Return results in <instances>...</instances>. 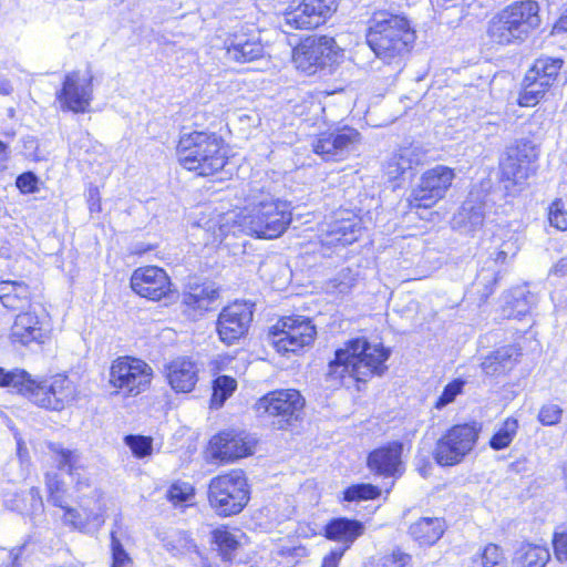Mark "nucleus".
I'll return each mask as SVG.
<instances>
[{
	"instance_id": "obj_39",
	"label": "nucleus",
	"mask_w": 567,
	"mask_h": 567,
	"mask_svg": "<svg viewBox=\"0 0 567 567\" xmlns=\"http://www.w3.org/2000/svg\"><path fill=\"white\" fill-rule=\"evenodd\" d=\"M518 429V421L514 417H507L502 426L496 431L489 441V446L499 451L513 442Z\"/></svg>"
},
{
	"instance_id": "obj_28",
	"label": "nucleus",
	"mask_w": 567,
	"mask_h": 567,
	"mask_svg": "<svg viewBox=\"0 0 567 567\" xmlns=\"http://www.w3.org/2000/svg\"><path fill=\"white\" fill-rule=\"evenodd\" d=\"M32 291L23 280L1 279L0 302L10 311H25L31 307Z\"/></svg>"
},
{
	"instance_id": "obj_51",
	"label": "nucleus",
	"mask_w": 567,
	"mask_h": 567,
	"mask_svg": "<svg viewBox=\"0 0 567 567\" xmlns=\"http://www.w3.org/2000/svg\"><path fill=\"white\" fill-rule=\"evenodd\" d=\"M548 219L553 227L559 230L567 229V212L564 210L560 200L554 202L549 207Z\"/></svg>"
},
{
	"instance_id": "obj_32",
	"label": "nucleus",
	"mask_w": 567,
	"mask_h": 567,
	"mask_svg": "<svg viewBox=\"0 0 567 567\" xmlns=\"http://www.w3.org/2000/svg\"><path fill=\"white\" fill-rule=\"evenodd\" d=\"M484 223V207L481 202L472 198L466 199L458 212L454 215L453 228L470 234L481 228Z\"/></svg>"
},
{
	"instance_id": "obj_15",
	"label": "nucleus",
	"mask_w": 567,
	"mask_h": 567,
	"mask_svg": "<svg viewBox=\"0 0 567 567\" xmlns=\"http://www.w3.org/2000/svg\"><path fill=\"white\" fill-rule=\"evenodd\" d=\"M361 134L352 127L343 126L319 134L313 142V152L324 161L340 162L358 152Z\"/></svg>"
},
{
	"instance_id": "obj_22",
	"label": "nucleus",
	"mask_w": 567,
	"mask_h": 567,
	"mask_svg": "<svg viewBox=\"0 0 567 567\" xmlns=\"http://www.w3.org/2000/svg\"><path fill=\"white\" fill-rule=\"evenodd\" d=\"M171 280L164 269L147 266L136 269L131 277L132 289L150 300H161L171 292Z\"/></svg>"
},
{
	"instance_id": "obj_53",
	"label": "nucleus",
	"mask_w": 567,
	"mask_h": 567,
	"mask_svg": "<svg viewBox=\"0 0 567 567\" xmlns=\"http://www.w3.org/2000/svg\"><path fill=\"white\" fill-rule=\"evenodd\" d=\"M17 187L24 194L38 190V177L32 172H27L18 176L16 181Z\"/></svg>"
},
{
	"instance_id": "obj_18",
	"label": "nucleus",
	"mask_w": 567,
	"mask_h": 567,
	"mask_svg": "<svg viewBox=\"0 0 567 567\" xmlns=\"http://www.w3.org/2000/svg\"><path fill=\"white\" fill-rule=\"evenodd\" d=\"M93 78L79 72L68 73L62 87L55 93L60 109L64 112L85 113L93 100Z\"/></svg>"
},
{
	"instance_id": "obj_58",
	"label": "nucleus",
	"mask_w": 567,
	"mask_h": 567,
	"mask_svg": "<svg viewBox=\"0 0 567 567\" xmlns=\"http://www.w3.org/2000/svg\"><path fill=\"white\" fill-rule=\"evenodd\" d=\"M551 274L558 277L567 276V258L559 259L551 268Z\"/></svg>"
},
{
	"instance_id": "obj_30",
	"label": "nucleus",
	"mask_w": 567,
	"mask_h": 567,
	"mask_svg": "<svg viewBox=\"0 0 567 567\" xmlns=\"http://www.w3.org/2000/svg\"><path fill=\"white\" fill-rule=\"evenodd\" d=\"M45 486L49 493L48 501L52 503V505L65 511V524H71L75 528L83 530L85 525L81 515L75 509L66 506L64 483L59 478L56 473H48L45 475Z\"/></svg>"
},
{
	"instance_id": "obj_27",
	"label": "nucleus",
	"mask_w": 567,
	"mask_h": 567,
	"mask_svg": "<svg viewBox=\"0 0 567 567\" xmlns=\"http://www.w3.org/2000/svg\"><path fill=\"white\" fill-rule=\"evenodd\" d=\"M365 526L362 522L347 517L332 518L324 526V536L327 539L337 542L341 546L337 549H344V553L353 543L364 534Z\"/></svg>"
},
{
	"instance_id": "obj_57",
	"label": "nucleus",
	"mask_w": 567,
	"mask_h": 567,
	"mask_svg": "<svg viewBox=\"0 0 567 567\" xmlns=\"http://www.w3.org/2000/svg\"><path fill=\"white\" fill-rule=\"evenodd\" d=\"M567 32V8L565 9L564 13L560 16V18L556 21L553 28V33L559 34V33H566Z\"/></svg>"
},
{
	"instance_id": "obj_21",
	"label": "nucleus",
	"mask_w": 567,
	"mask_h": 567,
	"mask_svg": "<svg viewBox=\"0 0 567 567\" xmlns=\"http://www.w3.org/2000/svg\"><path fill=\"white\" fill-rule=\"evenodd\" d=\"M255 440L246 432L224 431L210 440V451L215 458L233 462L252 453Z\"/></svg>"
},
{
	"instance_id": "obj_29",
	"label": "nucleus",
	"mask_w": 567,
	"mask_h": 567,
	"mask_svg": "<svg viewBox=\"0 0 567 567\" xmlns=\"http://www.w3.org/2000/svg\"><path fill=\"white\" fill-rule=\"evenodd\" d=\"M49 449L53 453L58 467L75 480V486L79 491L89 486V480L81 474V471H84L85 467L84 460L76 450L64 449L56 443H51Z\"/></svg>"
},
{
	"instance_id": "obj_24",
	"label": "nucleus",
	"mask_w": 567,
	"mask_h": 567,
	"mask_svg": "<svg viewBox=\"0 0 567 567\" xmlns=\"http://www.w3.org/2000/svg\"><path fill=\"white\" fill-rule=\"evenodd\" d=\"M403 445L400 442H392L385 446L372 451L368 456V467L374 474L385 477L401 476L403 466L401 455Z\"/></svg>"
},
{
	"instance_id": "obj_25",
	"label": "nucleus",
	"mask_w": 567,
	"mask_h": 567,
	"mask_svg": "<svg viewBox=\"0 0 567 567\" xmlns=\"http://www.w3.org/2000/svg\"><path fill=\"white\" fill-rule=\"evenodd\" d=\"M226 56L239 63L250 62L264 56L265 48L258 35L236 32L225 40Z\"/></svg>"
},
{
	"instance_id": "obj_31",
	"label": "nucleus",
	"mask_w": 567,
	"mask_h": 567,
	"mask_svg": "<svg viewBox=\"0 0 567 567\" xmlns=\"http://www.w3.org/2000/svg\"><path fill=\"white\" fill-rule=\"evenodd\" d=\"M219 299V289L215 284H205L184 293L183 303L187 310H193L194 316H202L204 312L214 309Z\"/></svg>"
},
{
	"instance_id": "obj_17",
	"label": "nucleus",
	"mask_w": 567,
	"mask_h": 567,
	"mask_svg": "<svg viewBox=\"0 0 567 567\" xmlns=\"http://www.w3.org/2000/svg\"><path fill=\"white\" fill-rule=\"evenodd\" d=\"M341 0H302L284 14L292 29H315L323 24L338 9Z\"/></svg>"
},
{
	"instance_id": "obj_47",
	"label": "nucleus",
	"mask_w": 567,
	"mask_h": 567,
	"mask_svg": "<svg viewBox=\"0 0 567 567\" xmlns=\"http://www.w3.org/2000/svg\"><path fill=\"white\" fill-rule=\"evenodd\" d=\"M111 554L112 564L111 567H132L133 559L130 557L127 551L124 549L121 540L116 538L115 534H111Z\"/></svg>"
},
{
	"instance_id": "obj_13",
	"label": "nucleus",
	"mask_w": 567,
	"mask_h": 567,
	"mask_svg": "<svg viewBox=\"0 0 567 567\" xmlns=\"http://www.w3.org/2000/svg\"><path fill=\"white\" fill-rule=\"evenodd\" d=\"M305 405L303 398L297 390H277L267 393L255 404L259 416L274 417L278 429H285L298 420Z\"/></svg>"
},
{
	"instance_id": "obj_50",
	"label": "nucleus",
	"mask_w": 567,
	"mask_h": 567,
	"mask_svg": "<svg viewBox=\"0 0 567 567\" xmlns=\"http://www.w3.org/2000/svg\"><path fill=\"white\" fill-rule=\"evenodd\" d=\"M561 415L563 409L559 405L548 403L540 408L537 417L543 425L551 426L559 423Z\"/></svg>"
},
{
	"instance_id": "obj_26",
	"label": "nucleus",
	"mask_w": 567,
	"mask_h": 567,
	"mask_svg": "<svg viewBox=\"0 0 567 567\" xmlns=\"http://www.w3.org/2000/svg\"><path fill=\"white\" fill-rule=\"evenodd\" d=\"M165 374L175 392L188 393L198 381L197 364L188 358H177L167 363Z\"/></svg>"
},
{
	"instance_id": "obj_48",
	"label": "nucleus",
	"mask_w": 567,
	"mask_h": 567,
	"mask_svg": "<svg viewBox=\"0 0 567 567\" xmlns=\"http://www.w3.org/2000/svg\"><path fill=\"white\" fill-rule=\"evenodd\" d=\"M27 374L23 370L6 371L0 368V386H11L23 394Z\"/></svg>"
},
{
	"instance_id": "obj_4",
	"label": "nucleus",
	"mask_w": 567,
	"mask_h": 567,
	"mask_svg": "<svg viewBox=\"0 0 567 567\" xmlns=\"http://www.w3.org/2000/svg\"><path fill=\"white\" fill-rule=\"evenodd\" d=\"M537 1L518 0L497 12L487 24V35L498 45H519L542 24Z\"/></svg>"
},
{
	"instance_id": "obj_52",
	"label": "nucleus",
	"mask_w": 567,
	"mask_h": 567,
	"mask_svg": "<svg viewBox=\"0 0 567 567\" xmlns=\"http://www.w3.org/2000/svg\"><path fill=\"white\" fill-rule=\"evenodd\" d=\"M554 554L557 560H567V530L555 532L553 537Z\"/></svg>"
},
{
	"instance_id": "obj_61",
	"label": "nucleus",
	"mask_w": 567,
	"mask_h": 567,
	"mask_svg": "<svg viewBox=\"0 0 567 567\" xmlns=\"http://www.w3.org/2000/svg\"><path fill=\"white\" fill-rule=\"evenodd\" d=\"M30 496L32 499L38 501L39 505L42 506V499L40 495V489L38 487H32L30 489Z\"/></svg>"
},
{
	"instance_id": "obj_60",
	"label": "nucleus",
	"mask_w": 567,
	"mask_h": 567,
	"mask_svg": "<svg viewBox=\"0 0 567 567\" xmlns=\"http://www.w3.org/2000/svg\"><path fill=\"white\" fill-rule=\"evenodd\" d=\"M12 90L13 89L10 82L7 79L0 76V94L9 95L11 94Z\"/></svg>"
},
{
	"instance_id": "obj_35",
	"label": "nucleus",
	"mask_w": 567,
	"mask_h": 567,
	"mask_svg": "<svg viewBox=\"0 0 567 567\" xmlns=\"http://www.w3.org/2000/svg\"><path fill=\"white\" fill-rule=\"evenodd\" d=\"M445 523L439 517H422L413 523L409 533L420 545H434L444 534Z\"/></svg>"
},
{
	"instance_id": "obj_14",
	"label": "nucleus",
	"mask_w": 567,
	"mask_h": 567,
	"mask_svg": "<svg viewBox=\"0 0 567 567\" xmlns=\"http://www.w3.org/2000/svg\"><path fill=\"white\" fill-rule=\"evenodd\" d=\"M316 336V327L309 318L292 316L282 318L275 327L274 342L278 352L296 353L311 346Z\"/></svg>"
},
{
	"instance_id": "obj_23",
	"label": "nucleus",
	"mask_w": 567,
	"mask_h": 567,
	"mask_svg": "<svg viewBox=\"0 0 567 567\" xmlns=\"http://www.w3.org/2000/svg\"><path fill=\"white\" fill-rule=\"evenodd\" d=\"M9 339L13 344L43 343L45 331L38 315L32 310L19 312L10 328Z\"/></svg>"
},
{
	"instance_id": "obj_6",
	"label": "nucleus",
	"mask_w": 567,
	"mask_h": 567,
	"mask_svg": "<svg viewBox=\"0 0 567 567\" xmlns=\"http://www.w3.org/2000/svg\"><path fill=\"white\" fill-rule=\"evenodd\" d=\"M210 506L220 516L240 513L249 501L247 480L241 471L214 477L208 486Z\"/></svg>"
},
{
	"instance_id": "obj_44",
	"label": "nucleus",
	"mask_w": 567,
	"mask_h": 567,
	"mask_svg": "<svg viewBox=\"0 0 567 567\" xmlns=\"http://www.w3.org/2000/svg\"><path fill=\"white\" fill-rule=\"evenodd\" d=\"M194 497V487L189 483L177 482L167 491V498L175 506H183Z\"/></svg>"
},
{
	"instance_id": "obj_42",
	"label": "nucleus",
	"mask_w": 567,
	"mask_h": 567,
	"mask_svg": "<svg viewBox=\"0 0 567 567\" xmlns=\"http://www.w3.org/2000/svg\"><path fill=\"white\" fill-rule=\"evenodd\" d=\"M380 493V488L372 484H357L343 492V499L347 502L374 499Z\"/></svg>"
},
{
	"instance_id": "obj_55",
	"label": "nucleus",
	"mask_w": 567,
	"mask_h": 567,
	"mask_svg": "<svg viewBox=\"0 0 567 567\" xmlns=\"http://www.w3.org/2000/svg\"><path fill=\"white\" fill-rule=\"evenodd\" d=\"M344 555V549L333 548L322 561L321 567H338L340 559Z\"/></svg>"
},
{
	"instance_id": "obj_40",
	"label": "nucleus",
	"mask_w": 567,
	"mask_h": 567,
	"mask_svg": "<svg viewBox=\"0 0 567 567\" xmlns=\"http://www.w3.org/2000/svg\"><path fill=\"white\" fill-rule=\"evenodd\" d=\"M237 389V381L228 375H219L213 383L212 405L220 408Z\"/></svg>"
},
{
	"instance_id": "obj_8",
	"label": "nucleus",
	"mask_w": 567,
	"mask_h": 567,
	"mask_svg": "<svg viewBox=\"0 0 567 567\" xmlns=\"http://www.w3.org/2000/svg\"><path fill=\"white\" fill-rule=\"evenodd\" d=\"M481 427L476 423L456 424L450 427L435 443L433 458L441 466H454L474 450Z\"/></svg>"
},
{
	"instance_id": "obj_38",
	"label": "nucleus",
	"mask_w": 567,
	"mask_h": 567,
	"mask_svg": "<svg viewBox=\"0 0 567 567\" xmlns=\"http://www.w3.org/2000/svg\"><path fill=\"white\" fill-rule=\"evenodd\" d=\"M213 542L224 560H231L239 545L236 535L227 528H216L213 532Z\"/></svg>"
},
{
	"instance_id": "obj_1",
	"label": "nucleus",
	"mask_w": 567,
	"mask_h": 567,
	"mask_svg": "<svg viewBox=\"0 0 567 567\" xmlns=\"http://www.w3.org/2000/svg\"><path fill=\"white\" fill-rule=\"evenodd\" d=\"M367 43L384 64L400 68L415 35L409 21L401 16L377 12L369 21Z\"/></svg>"
},
{
	"instance_id": "obj_54",
	"label": "nucleus",
	"mask_w": 567,
	"mask_h": 567,
	"mask_svg": "<svg viewBox=\"0 0 567 567\" xmlns=\"http://www.w3.org/2000/svg\"><path fill=\"white\" fill-rule=\"evenodd\" d=\"M496 282V277L494 271H481L477 275L476 280L474 281V286L478 289V287L483 286L484 290L482 291V297L487 298L492 291V286Z\"/></svg>"
},
{
	"instance_id": "obj_12",
	"label": "nucleus",
	"mask_w": 567,
	"mask_h": 567,
	"mask_svg": "<svg viewBox=\"0 0 567 567\" xmlns=\"http://www.w3.org/2000/svg\"><path fill=\"white\" fill-rule=\"evenodd\" d=\"M339 48L333 38L309 37L302 40L292 51L296 68L307 75L331 66L338 61Z\"/></svg>"
},
{
	"instance_id": "obj_45",
	"label": "nucleus",
	"mask_w": 567,
	"mask_h": 567,
	"mask_svg": "<svg viewBox=\"0 0 567 567\" xmlns=\"http://www.w3.org/2000/svg\"><path fill=\"white\" fill-rule=\"evenodd\" d=\"M125 444L131 449L134 456L143 458L151 455L153 451V441L148 436L127 435L124 439Z\"/></svg>"
},
{
	"instance_id": "obj_62",
	"label": "nucleus",
	"mask_w": 567,
	"mask_h": 567,
	"mask_svg": "<svg viewBox=\"0 0 567 567\" xmlns=\"http://www.w3.org/2000/svg\"><path fill=\"white\" fill-rule=\"evenodd\" d=\"M7 152H8V145L4 142L0 141V161L8 159Z\"/></svg>"
},
{
	"instance_id": "obj_33",
	"label": "nucleus",
	"mask_w": 567,
	"mask_h": 567,
	"mask_svg": "<svg viewBox=\"0 0 567 567\" xmlns=\"http://www.w3.org/2000/svg\"><path fill=\"white\" fill-rule=\"evenodd\" d=\"M549 559L546 546L523 542L515 548L511 564L512 567H546Z\"/></svg>"
},
{
	"instance_id": "obj_36",
	"label": "nucleus",
	"mask_w": 567,
	"mask_h": 567,
	"mask_svg": "<svg viewBox=\"0 0 567 567\" xmlns=\"http://www.w3.org/2000/svg\"><path fill=\"white\" fill-rule=\"evenodd\" d=\"M417 164L419 158H414V151L412 148H403L388 162L386 174L391 179H396Z\"/></svg>"
},
{
	"instance_id": "obj_41",
	"label": "nucleus",
	"mask_w": 567,
	"mask_h": 567,
	"mask_svg": "<svg viewBox=\"0 0 567 567\" xmlns=\"http://www.w3.org/2000/svg\"><path fill=\"white\" fill-rule=\"evenodd\" d=\"M535 296L525 288H516L512 292V300L508 303L512 307L513 316L520 318L527 315L535 303Z\"/></svg>"
},
{
	"instance_id": "obj_9",
	"label": "nucleus",
	"mask_w": 567,
	"mask_h": 567,
	"mask_svg": "<svg viewBox=\"0 0 567 567\" xmlns=\"http://www.w3.org/2000/svg\"><path fill=\"white\" fill-rule=\"evenodd\" d=\"M537 151L532 141L519 140L508 145L499 158L501 181L508 192H518L526 184Z\"/></svg>"
},
{
	"instance_id": "obj_10",
	"label": "nucleus",
	"mask_w": 567,
	"mask_h": 567,
	"mask_svg": "<svg viewBox=\"0 0 567 567\" xmlns=\"http://www.w3.org/2000/svg\"><path fill=\"white\" fill-rule=\"evenodd\" d=\"M563 65L560 58H537L524 76L518 104L525 107L535 106L557 81Z\"/></svg>"
},
{
	"instance_id": "obj_49",
	"label": "nucleus",
	"mask_w": 567,
	"mask_h": 567,
	"mask_svg": "<svg viewBox=\"0 0 567 567\" xmlns=\"http://www.w3.org/2000/svg\"><path fill=\"white\" fill-rule=\"evenodd\" d=\"M465 381H463L462 379H455L447 385H445L442 394L439 396L435 403V408L443 409L447 404L452 403L455 400V398L462 393Z\"/></svg>"
},
{
	"instance_id": "obj_3",
	"label": "nucleus",
	"mask_w": 567,
	"mask_h": 567,
	"mask_svg": "<svg viewBox=\"0 0 567 567\" xmlns=\"http://www.w3.org/2000/svg\"><path fill=\"white\" fill-rule=\"evenodd\" d=\"M241 212V226L249 235L272 239L279 237L291 223V206L259 188H252Z\"/></svg>"
},
{
	"instance_id": "obj_59",
	"label": "nucleus",
	"mask_w": 567,
	"mask_h": 567,
	"mask_svg": "<svg viewBox=\"0 0 567 567\" xmlns=\"http://www.w3.org/2000/svg\"><path fill=\"white\" fill-rule=\"evenodd\" d=\"M391 557L393 563L398 564L399 567H404L411 560V556L401 550L393 551Z\"/></svg>"
},
{
	"instance_id": "obj_2",
	"label": "nucleus",
	"mask_w": 567,
	"mask_h": 567,
	"mask_svg": "<svg viewBox=\"0 0 567 567\" xmlns=\"http://www.w3.org/2000/svg\"><path fill=\"white\" fill-rule=\"evenodd\" d=\"M391 350L382 343H371L364 338L350 340L344 349H338L329 363L328 374L343 380L346 375L358 382H365L372 375H382Z\"/></svg>"
},
{
	"instance_id": "obj_34",
	"label": "nucleus",
	"mask_w": 567,
	"mask_h": 567,
	"mask_svg": "<svg viewBox=\"0 0 567 567\" xmlns=\"http://www.w3.org/2000/svg\"><path fill=\"white\" fill-rule=\"evenodd\" d=\"M520 357L516 346H505L487 355L482 362V369L487 375L501 374L513 369Z\"/></svg>"
},
{
	"instance_id": "obj_19",
	"label": "nucleus",
	"mask_w": 567,
	"mask_h": 567,
	"mask_svg": "<svg viewBox=\"0 0 567 567\" xmlns=\"http://www.w3.org/2000/svg\"><path fill=\"white\" fill-rule=\"evenodd\" d=\"M362 231V220L353 210L339 208L333 212L331 220L321 229L320 240L323 245H351Z\"/></svg>"
},
{
	"instance_id": "obj_7",
	"label": "nucleus",
	"mask_w": 567,
	"mask_h": 567,
	"mask_svg": "<svg viewBox=\"0 0 567 567\" xmlns=\"http://www.w3.org/2000/svg\"><path fill=\"white\" fill-rule=\"evenodd\" d=\"M152 379L153 369L141 359L120 357L110 367L109 384L114 389L112 394L137 396L150 388Z\"/></svg>"
},
{
	"instance_id": "obj_56",
	"label": "nucleus",
	"mask_w": 567,
	"mask_h": 567,
	"mask_svg": "<svg viewBox=\"0 0 567 567\" xmlns=\"http://www.w3.org/2000/svg\"><path fill=\"white\" fill-rule=\"evenodd\" d=\"M25 545L14 547L9 551L10 561L4 564V567H20V557L24 550Z\"/></svg>"
},
{
	"instance_id": "obj_43",
	"label": "nucleus",
	"mask_w": 567,
	"mask_h": 567,
	"mask_svg": "<svg viewBox=\"0 0 567 567\" xmlns=\"http://www.w3.org/2000/svg\"><path fill=\"white\" fill-rule=\"evenodd\" d=\"M505 561L503 549L495 544H488L474 563H478L481 567H503Z\"/></svg>"
},
{
	"instance_id": "obj_37",
	"label": "nucleus",
	"mask_w": 567,
	"mask_h": 567,
	"mask_svg": "<svg viewBox=\"0 0 567 567\" xmlns=\"http://www.w3.org/2000/svg\"><path fill=\"white\" fill-rule=\"evenodd\" d=\"M520 249V236L514 231H506L502 237V243L496 246L491 257L496 264H507L518 254Z\"/></svg>"
},
{
	"instance_id": "obj_11",
	"label": "nucleus",
	"mask_w": 567,
	"mask_h": 567,
	"mask_svg": "<svg viewBox=\"0 0 567 567\" xmlns=\"http://www.w3.org/2000/svg\"><path fill=\"white\" fill-rule=\"evenodd\" d=\"M22 389L23 395L28 396L34 404L53 411L62 410L75 396V388L72 381L62 374H56L40 382L32 380L27 374Z\"/></svg>"
},
{
	"instance_id": "obj_5",
	"label": "nucleus",
	"mask_w": 567,
	"mask_h": 567,
	"mask_svg": "<svg viewBox=\"0 0 567 567\" xmlns=\"http://www.w3.org/2000/svg\"><path fill=\"white\" fill-rule=\"evenodd\" d=\"M224 140L213 132L194 131L181 135L177 145L179 164L198 176H210L227 163Z\"/></svg>"
},
{
	"instance_id": "obj_46",
	"label": "nucleus",
	"mask_w": 567,
	"mask_h": 567,
	"mask_svg": "<svg viewBox=\"0 0 567 567\" xmlns=\"http://www.w3.org/2000/svg\"><path fill=\"white\" fill-rule=\"evenodd\" d=\"M303 554V547H282L274 551L272 556L278 567H293Z\"/></svg>"
},
{
	"instance_id": "obj_16",
	"label": "nucleus",
	"mask_w": 567,
	"mask_h": 567,
	"mask_svg": "<svg viewBox=\"0 0 567 567\" xmlns=\"http://www.w3.org/2000/svg\"><path fill=\"white\" fill-rule=\"evenodd\" d=\"M454 177V171L447 166L436 165L427 169L411 193V205L423 208L432 207L445 196Z\"/></svg>"
},
{
	"instance_id": "obj_20",
	"label": "nucleus",
	"mask_w": 567,
	"mask_h": 567,
	"mask_svg": "<svg viewBox=\"0 0 567 567\" xmlns=\"http://www.w3.org/2000/svg\"><path fill=\"white\" fill-rule=\"evenodd\" d=\"M252 321V305L235 301L225 307L217 320V332L221 342L234 344L246 334Z\"/></svg>"
}]
</instances>
